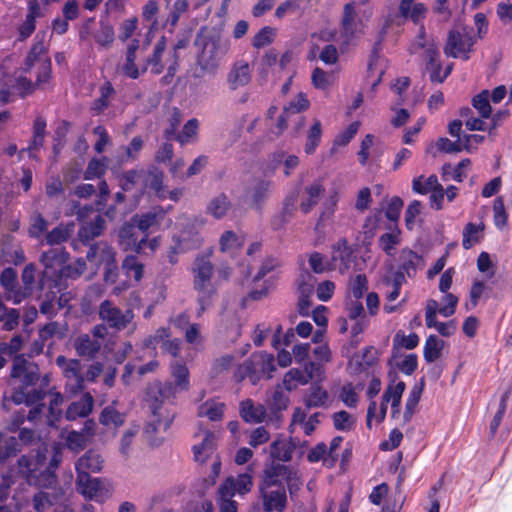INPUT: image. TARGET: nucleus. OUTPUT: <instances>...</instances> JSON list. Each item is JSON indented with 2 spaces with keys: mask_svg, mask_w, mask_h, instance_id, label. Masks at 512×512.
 Segmentation results:
<instances>
[{
  "mask_svg": "<svg viewBox=\"0 0 512 512\" xmlns=\"http://www.w3.org/2000/svg\"><path fill=\"white\" fill-rule=\"evenodd\" d=\"M325 192V187L321 179H317L308 184L300 196L299 208L302 213L308 214L319 203V200Z\"/></svg>",
  "mask_w": 512,
  "mask_h": 512,
  "instance_id": "nucleus-20",
  "label": "nucleus"
},
{
  "mask_svg": "<svg viewBox=\"0 0 512 512\" xmlns=\"http://www.w3.org/2000/svg\"><path fill=\"white\" fill-rule=\"evenodd\" d=\"M98 313L100 319L108 327L117 331L124 330L134 319V313L131 309L123 311L109 300H105L100 304Z\"/></svg>",
  "mask_w": 512,
  "mask_h": 512,
  "instance_id": "nucleus-9",
  "label": "nucleus"
},
{
  "mask_svg": "<svg viewBox=\"0 0 512 512\" xmlns=\"http://www.w3.org/2000/svg\"><path fill=\"white\" fill-rule=\"evenodd\" d=\"M188 43H189V39L187 37H182V38L178 39L177 42L175 43L173 50L170 51L171 52V64L168 66V74H166L163 77L164 80L171 79L172 77H174V75L177 71V68H178V61H179L178 51L186 48Z\"/></svg>",
  "mask_w": 512,
  "mask_h": 512,
  "instance_id": "nucleus-53",
  "label": "nucleus"
},
{
  "mask_svg": "<svg viewBox=\"0 0 512 512\" xmlns=\"http://www.w3.org/2000/svg\"><path fill=\"white\" fill-rule=\"evenodd\" d=\"M231 208V202L225 194L213 197L207 205V213L216 219L223 218Z\"/></svg>",
  "mask_w": 512,
  "mask_h": 512,
  "instance_id": "nucleus-38",
  "label": "nucleus"
},
{
  "mask_svg": "<svg viewBox=\"0 0 512 512\" xmlns=\"http://www.w3.org/2000/svg\"><path fill=\"white\" fill-rule=\"evenodd\" d=\"M406 385L403 381H393L391 382L382 396V402L379 407L375 401H371L367 410V421L366 424L368 428H371L372 420H376V422H382L387 413V405L391 406V415L393 418L398 417L400 413V405L402 395L405 391Z\"/></svg>",
  "mask_w": 512,
  "mask_h": 512,
  "instance_id": "nucleus-4",
  "label": "nucleus"
},
{
  "mask_svg": "<svg viewBox=\"0 0 512 512\" xmlns=\"http://www.w3.org/2000/svg\"><path fill=\"white\" fill-rule=\"evenodd\" d=\"M141 185L152 190L159 199L167 198V190L163 184L164 174L158 168L152 167L142 170Z\"/></svg>",
  "mask_w": 512,
  "mask_h": 512,
  "instance_id": "nucleus-23",
  "label": "nucleus"
},
{
  "mask_svg": "<svg viewBox=\"0 0 512 512\" xmlns=\"http://www.w3.org/2000/svg\"><path fill=\"white\" fill-rule=\"evenodd\" d=\"M138 29V18L136 16L123 20L119 25L118 38L125 42L130 39Z\"/></svg>",
  "mask_w": 512,
  "mask_h": 512,
  "instance_id": "nucleus-63",
  "label": "nucleus"
},
{
  "mask_svg": "<svg viewBox=\"0 0 512 512\" xmlns=\"http://www.w3.org/2000/svg\"><path fill=\"white\" fill-rule=\"evenodd\" d=\"M171 373L175 380L176 391H185L189 389V371L185 365L179 363L173 364Z\"/></svg>",
  "mask_w": 512,
  "mask_h": 512,
  "instance_id": "nucleus-46",
  "label": "nucleus"
},
{
  "mask_svg": "<svg viewBox=\"0 0 512 512\" xmlns=\"http://www.w3.org/2000/svg\"><path fill=\"white\" fill-rule=\"evenodd\" d=\"M401 261L399 271L403 272L404 275L406 273L408 277H412L421 262V258L411 250H404L401 254Z\"/></svg>",
  "mask_w": 512,
  "mask_h": 512,
  "instance_id": "nucleus-44",
  "label": "nucleus"
},
{
  "mask_svg": "<svg viewBox=\"0 0 512 512\" xmlns=\"http://www.w3.org/2000/svg\"><path fill=\"white\" fill-rule=\"evenodd\" d=\"M251 81V69L244 60L235 61L227 74L226 82L230 90L235 91Z\"/></svg>",
  "mask_w": 512,
  "mask_h": 512,
  "instance_id": "nucleus-19",
  "label": "nucleus"
},
{
  "mask_svg": "<svg viewBox=\"0 0 512 512\" xmlns=\"http://www.w3.org/2000/svg\"><path fill=\"white\" fill-rule=\"evenodd\" d=\"M476 40L472 35V28L468 26H456L447 37L444 53L448 57L469 59V53Z\"/></svg>",
  "mask_w": 512,
  "mask_h": 512,
  "instance_id": "nucleus-6",
  "label": "nucleus"
},
{
  "mask_svg": "<svg viewBox=\"0 0 512 512\" xmlns=\"http://www.w3.org/2000/svg\"><path fill=\"white\" fill-rule=\"evenodd\" d=\"M99 420L105 426L119 427L124 423L125 415L117 411L114 406H108L103 409Z\"/></svg>",
  "mask_w": 512,
  "mask_h": 512,
  "instance_id": "nucleus-49",
  "label": "nucleus"
},
{
  "mask_svg": "<svg viewBox=\"0 0 512 512\" xmlns=\"http://www.w3.org/2000/svg\"><path fill=\"white\" fill-rule=\"evenodd\" d=\"M152 419L147 425L146 433L157 432L160 430L166 431L172 424L175 411L165 405L158 398L150 404Z\"/></svg>",
  "mask_w": 512,
  "mask_h": 512,
  "instance_id": "nucleus-15",
  "label": "nucleus"
},
{
  "mask_svg": "<svg viewBox=\"0 0 512 512\" xmlns=\"http://www.w3.org/2000/svg\"><path fill=\"white\" fill-rule=\"evenodd\" d=\"M253 468L247 467L243 473L235 476H229L220 486H228V491L235 495H245L249 493L253 487Z\"/></svg>",
  "mask_w": 512,
  "mask_h": 512,
  "instance_id": "nucleus-21",
  "label": "nucleus"
},
{
  "mask_svg": "<svg viewBox=\"0 0 512 512\" xmlns=\"http://www.w3.org/2000/svg\"><path fill=\"white\" fill-rule=\"evenodd\" d=\"M308 262L310 268L317 274L332 271L330 260H326L325 257L318 252H313L310 254Z\"/></svg>",
  "mask_w": 512,
  "mask_h": 512,
  "instance_id": "nucleus-64",
  "label": "nucleus"
},
{
  "mask_svg": "<svg viewBox=\"0 0 512 512\" xmlns=\"http://www.w3.org/2000/svg\"><path fill=\"white\" fill-rule=\"evenodd\" d=\"M333 424L335 429L339 431H350L355 427L356 419L353 415L342 410L334 413Z\"/></svg>",
  "mask_w": 512,
  "mask_h": 512,
  "instance_id": "nucleus-55",
  "label": "nucleus"
},
{
  "mask_svg": "<svg viewBox=\"0 0 512 512\" xmlns=\"http://www.w3.org/2000/svg\"><path fill=\"white\" fill-rule=\"evenodd\" d=\"M107 170V158L102 159L93 158L89 161L84 172L85 180H94L102 177Z\"/></svg>",
  "mask_w": 512,
  "mask_h": 512,
  "instance_id": "nucleus-48",
  "label": "nucleus"
},
{
  "mask_svg": "<svg viewBox=\"0 0 512 512\" xmlns=\"http://www.w3.org/2000/svg\"><path fill=\"white\" fill-rule=\"evenodd\" d=\"M334 75L327 73L320 68H315L311 75L312 84L316 89L325 90L334 82Z\"/></svg>",
  "mask_w": 512,
  "mask_h": 512,
  "instance_id": "nucleus-57",
  "label": "nucleus"
},
{
  "mask_svg": "<svg viewBox=\"0 0 512 512\" xmlns=\"http://www.w3.org/2000/svg\"><path fill=\"white\" fill-rule=\"evenodd\" d=\"M87 259L94 265H104L106 274L111 273L115 268V252L111 246L104 242L92 245L87 252Z\"/></svg>",
  "mask_w": 512,
  "mask_h": 512,
  "instance_id": "nucleus-16",
  "label": "nucleus"
},
{
  "mask_svg": "<svg viewBox=\"0 0 512 512\" xmlns=\"http://www.w3.org/2000/svg\"><path fill=\"white\" fill-rule=\"evenodd\" d=\"M225 409V403L217 399H209L198 406L197 415L211 421H219L222 419Z\"/></svg>",
  "mask_w": 512,
  "mask_h": 512,
  "instance_id": "nucleus-33",
  "label": "nucleus"
},
{
  "mask_svg": "<svg viewBox=\"0 0 512 512\" xmlns=\"http://www.w3.org/2000/svg\"><path fill=\"white\" fill-rule=\"evenodd\" d=\"M272 182L264 179H256L247 190V199L250 205L259 210L266 201L271 191Z\"/></svg>",
  "mask_w": 512,
  "mask_h": 512,
  "instance_id": "nucleus-25",
  "label": "nucleus"
},
{
  "mask_svg": "<svg viewBox=\"0 0 512 512\" xmlns=\"http://www.w3.org/2000/svg\"><path fill=\"white\" fill-rule=\"evenodd\" d=\"M95 41L103 46L109 47L115 38L114 29L112 25L107 22H101L98 31L95 33Z\"/></svg>",
  "mask_w": 512,
  "mask_h": 512,
  "instance_id": "nucleus-56",
  "label": "nucleus"
},
{
  "mask_svg": "<svg viewBox=\"0 0 512 512\" xmlns=\"http://www.w3.org/2000/svg\"><path fill=\"white\" fill-rule=\"evenodd\" d=\"M444 341L435 335H430L424 345V358L427 362L432 363L440 358Z\"/></svg>",
  "mask_w": 512,
  "mask_h": 512,
  "instance_id": "nucleus-41",
  "label": "nucleus"
},
{
  "mask_svg": "<svg viewBox=\"0 0 512 512\" xmlns=\"http://www.w3.org/2000/svg\"><path fill=\"white\" fill-rule=\"evenodd\" d=\"M240 416L245 422L260 423L266 416V409L263 405L246 399L240 403Z\"/></svg>",
  "mask_w": 512,
  "mask_h": 512,
  "instance_id": "nucleus-31",
  "label": "nucleus"
},
{
  "mask_svg": "<svg viewBox=\"0 0 512 512\" xmlns=\"http://www.w3.org/2000/svg\"><path fill=\"white\" fill-rule=\"evenodd\" d=\"M385 60L380 57L372 59L368 66V78L371 79L372 87L375 88L381 81L384 74Z\"/></svg>",
  "mask_w": 512,
  "mask_h": 512,
  "instance_id": "nucleus-58",
  "label": "nucleus"
},
{
  "mask_svg": "<svg viewBox=\"0 0 512 512\" xmlns=\"http://www.w3.org/2000/svg\"><path fill=\"white\" fill-rule=\"evenodd\" d=\"M165 219V211L160 208H154L141 215H134L132 221L136 224L138 230L146 233L150 229H158Z\"/></svg>",
  "mask_w": 512,
  "mask_h": 512,
  "instance_id": "nucleus-26",
  "label": "nucleus"
},
{
  "mask_svg": "<svg viewBox=\"0 0 512 512\" xmlns=\"http://www.w3.org/2000/svg\"><path fill=\"white\" fill-rule=\"evenodd\" d=\"M140 431V426L137 424L130 425L123 433L120 440V452L127 456L130 453V447Z\"/></svg>",
  "mask_w": 512,
  "mask_h": 512,
  "instance_id": "nucleus-61",
  "label": "nucleus"
},
{
  "mask_svg": "<svg viewBox=\"0 0 512 512\" xmlns=\"http://www.w3.org/2000/svg\"><path fill=\"white\" fill-rule=\"evenodd\" d=\"M405 281L403 272H393L382 278L380 281V289L385 293L386 299L392 302L399 296L401 286Z\"/></svg>",
  "mask_w": 512,
  "mask_h": 512,
  "instance_id": "nucleus-27",
  "label": "nucleus"
},
{
  "mask_svg": "<svg viewBox=\"0 0 512 512\" xmlns=\"http://www.w3.org/2000/svg\"><path fill=\"white\" fill-rule=\"evenodd\" d=\"M49 222L38 212L33 213L30 216L29 222V236L32 238H39L45 232H47Z\"/></svg>",
  "mask_w": 512,
  "mask_h": 512,
  "instance_id": "nucleus-51",
  "label": "nucleus"
},
{
  "mask_svg": "<svg viewBox=\"0 0 512 512\" xmlns=\"http://www.w3.org/2000/svg\"><path fill=\"white\" fill-rule=\"evenodd\" d=\"M105 228V219L97 215L92 222L85 223L79 230V237L82 241H90L99 236Z\"/></svg>",
  "mask_w": 512,
  "mask_h": 512,
  "instance_id": "nucleus-39",
  "label": "nucleus"
},
{
  "mask_svg": "<svg viewBox=\"0 0 512 512\" xmlns=\"http://www.w3.org/2000/svg\"><path fill=\"white\" fill-rule=\"evenodd\" d=\"M457 304L458 297L452 293H446L438 303V313L443 317H450L455 313Z\"/></svg>",
  "mask_w": 512,
  "mask_h": 512,
  "instance_id": "nucleus-60",
  "label": "nucleus"
},
{
  "mask_svg": "<svg viewBox=\"0 0 512 512\" xmlns=\"http://www.w3.org/2000/svg\"><path fill=\"white\" fill-rule=\"evenodd\" d=\"M260 495L265 512L278 511L285 509L287 503L286 490L284 487L260 486Z\"/></svg>",
  "mask_w": 512,
  "mask_h": 512,
  "instance_id": "nucleus-17",
  "label": "nucleus"
},
{
  "mask_svg": "<svg viewBox=\"0 0 512 512\" xmlns=\"http://www.w3.org/2000/svg\"><path fill=\"white\" fill-rule=\"evenodd\" d=\"M328 393L322 387L314 385L305 397V404L309 408L323 407L328 403Z\"/></svg>",
  "mask_w": 512,
  "mask_h": 512,
  "instance_id": "nucleus-45",
  "label": "nucleus"
},
{
  "mask_svg": "<svg viewBox=\"0 0 512 512\" xmlns=\"http://www.w3.org/2000/svg\"><path fill=\"white\" fill-rule=\"evenodd\" d=\"M108 327L105 324L95 325L90 333L77 335L72 342L78 356L93 359L99 353L106 337Z\"/></svg>",
  "mask_w": 512,
  "mask_h": 512,
  "instance_id": "nucleus-5",
  "label": "nucleus"
},
{
  "mask_svg": "<svg viewBox=\"0 0 512 512\" xmlns=\"http://www.w3.org/2000/svg\"><path fill=\"white\" fill-rule=\"evenodd\" d=\"M56 364L67 379V388L72 393L81 391L83 389L84 378L81 375L80 361L76 359H67L65 356L60 355L56 358Z\"/></svg>",
  "mask_w": 512,
  "mask_h": 512,
  "instance_id": "nucleus-14",
  "label": "nucleus"
},
{
  "mask_svg": "<svg viewBox=\"0 0 512 512\" xmlns=\"http://www.w3.org/2000/svg\"><path fill=\"white\" fill-rule=\"evenodd\" d=\"M166 38L162 36L154 45L151 55L146 58L142 72L150 69V72L159 75L171 64V52L166 51Z\"/></svg>",
  "mask_w": 512,
  "mask_h": 512,
  "instance_id": "nucleus-13",
  "label": "nucleus"
},
{
  "mask_svg": "<svg viewBox=\"0 0 512 512\" xmlns=\"http://www.w3.org/2000/svg\"><path fill=\"white\" fill-rule=\"evenodd\" d=\"M325 371L318 364L305 362L302 368H291L283 377V387L287 391H293L300 386L307 385L310 381H320L324 378Z\"/></svg>",
  "mask_w": 512,
  "mask_h": 512,
  "instance_id": "nucleus-7",
  "label": "nucleus"
},
{
  "mask_svg": "<svg viewBox=\"0 0 512 512\" xmlns=\"http://www.w3.org/2000/svg\"><path fill=\"white\" fill-rule=\"evenodd\" d=\"M426 71L429 73V78L432 82L442 83L451 73L453 64H449L445 71L442 72V65L439 61V51L437 48L430 46L427 50Z\"/></svg>",
  "mask_w": 512,
  "mask_h": 512,
  "instance_id": "nucleus-22",
  "label": "nucleus"
},
{
  "mask_svg": "<svg viewBox=\"0 0 512 512\" xmlns=\"http://www.w3.org/2000/svg\"><path fill=\"white\" fill-rule=\"evenodd\" d=\"M70 232L67 226L59 225L46 234L45 241L49 245L61 244L69 238Z\"/></svg>",
  "mask_w": 512,
  "mask_h": 512,
  "instance_id": "nucleus-62",
  "label": "nucleus"
},
{
  "mask_svg": "<svg viewBox=\"0 0 512 512\" xmlns=\"http://www.w3.org/2000/svg\"><path fill=\"white\" fill-rule=\"evenodd\" d=\"M399 13L402 17L411 19L415 24H419L425 18L427 8L424 4L416 3L414 0H401Z\"/></svg>",
  "mask_w": 512,
  "mask_h": 512,
  "instance_id": "nucleus-32",
  "label": "nucleus"
},
{
  "mask_svg": "<svg viewBox=\"0 0 512 512\" xmlns=\"http://www.w3.org/2000/svg\"><path fill=\"white\" fill-rule=\"evenodd\" d=\"M322 123L318 119H314L306 134V142L304 151L306 154H313L321 142Z\"/></svg>",
  "mask_w": 512,
  "mask_h": 512,
  "instance_id": "nucleus-37",
  "label": "nucleus"
},
{
  "mask_svg": "<svg viewBox=\"0 0 512 512\" xmlns=\"http://www.w3.org/2000/svg\"><path fill=\"white\" fill-rule=\"evenodd\" d=\"M310 102L304 93H299L287 105L284 106L285 115L298 114L309 108Z\"/></svg>",
  "mask_w": 512,
  "mask_h": 512,
  "instance_id": "nucleus-59",
  "label": "nucleus"
},
{
  "mask_svg": "<svg viewBox=\"0 0 512 512\" xmlns=\"http://www.w3.org/2000/svg\"><path fill=\"white\" fill-rule=\"evenodd\" d=\"M220 249L224 253L234 255L243 244V239L233 231H226L219 240Z\"/></svg>",
  "mask_w": 512,
  "mask_h": 512,
  "instance_id": "nucleus-43",
  "label": "nucleus"
},
{
  "mask_svg": "<svg viewBox=\"0 0 512 512\" xmlns=\"http://www.w3.org/2000/svg\"><path fill=\"white\" fill-rule=\"evenodd\" d=\"M11 379L14 390L11 400L16 404L32 406L28 419L36 421L41 415H45L48 425L57 427V422L62 417L63 396L59 392L45 394L33 387L39 379L38 366L17 356L13 361Z\"/></svg>",
  "mask_w": 512,
  "mask_h": 512,
  "instance_id": "nucleus-1",
  "label": "nucleus"
},
{
  "mask_svg": "<svg viewBox=\"0 0 512 512\" xmlns=\"http://www.w3.org/2000/svg\"><path fill=\"white\" fill-rule=\"evenodd\" d=\"M66 260V253L60 248L50 249L44 252L40 257V261L44 265L46 273H49V270L53 273L62 271Z\"/></svg>",
  "mask_w": 512,
  "mask_h": 512,
  "instance_id": "nucleus-30",
  "label": "nucleus"
},
{
  "mask_svg": "<svg viewBox=\"0 0 512 512\" xmlns=\"http://www.w3.org/2000/svg\"><path fill=\"white\" fill-rule=\"evenodd\" d=\"M194 460L204 464L216 454V436L210 430H199L194 434L192 446Z\"/></svg>",
  "mask_w": 512,
  "mask_h": 512,
  "instance_id": "nucleus-12",
  "label": "nucleus"
},
{
  "mask_svg": "<svg viewBox=\"0 0 512 512\" xmlns=\"http://www.w3.org/2000/svg\"><path fill=\"white\" fill-rule=\"evenodd\" d=\"M484 230V224L481 222L479 224L468 223L464 227L463 230V240L462 245L465 249H470L475 244L480 242L482 238V232Z\"/></svg>",
  "mask_w": 512,
  "mask_h": 512,
  "instance_id": "nucleus-40",
  "label": "nucleus"
},
{
  "mask_svg": "<svg viewBox=\"0 0 512 512\" xmlns=\"http://www.w3.org/2000/svg\"><path fill=\"white\" fill-rule=\"evenodd\" d=\"M103 464V457L97 451L89 450L77 460L75 468L77 475L81 473L89 474L90 472L97 473L101 471Z\"/></svg>",
  "mask_w": 512,
  "mask_h": 512,
  "instance_id": "nucleus-29",
  "label": "nucleus"
},
{
  "mask_svg": "<svg viewBox=\"0 0 512 512\" xmlns=\"http://www.w3.org/2000/svg\"><path fill=\"white\" fill-rule=\"evenodd\" d=\"M289 466L283 464H272L264 470L260 486L283 487L285 477H289Z\"/></svg>",
  "mask_w": 512,
  "mask_h": 512,
  "instance_id": "nucleus-28",
  "label": "nucleus"
},
{
  "mask_svg": "<svg viewBox=\"0 0 512 512\" xmlns=\"http://www.w3.org/2000/svg\"><path fill=\"white\" fill-rule=\"evenodd\" d=\"M137 55L125 53L124 62L118 66V72L130 78L137 79L143 73L136 64Z\"/></svg>",
  "mask_w": 512,
  "mask_h": 512,
  "instance_id": "nucleus-50",
  "label": "nucleus"
},
{
  "mask_svg": "<svg viewBox=\"0 0 512 512\" xmlns=\"http://www.w3.org/2000/svg\"><path fill=\"white\" fill-rule=\"evenodd\" d=\"M194 288L203 293L210 294L213 292L211 287V277L213 273V265L209 260V255H198L192 266Z\"/></svg>",
  "mask_w": 512,
  "mask_h": 512,
  "instance_id": "nucleus-11",
  "label": "nucleus"
},
{
  "mask_svg": "<svg viewBox=\"0 0 512 512\" xmlns=\"http://www.w3.org/2000/svg\"><path fill=\"white\" fill-rule=\"evenodd\" d=\"M489 91L483 90L472 99L473 107L478 111L480 116L484 119H489L491 116L492 108L489 103Z\"/></svg>",
  "mask_w": 512,
  "mask_h": 512,
  "instance_id": "nucleus-52",
  "label": "nucleus"
},
{
  "mask_svg": "<svg viewBox=\"0 0 512 512\" xmlns=\"http://www.w3.org/2000/svg\"><path fill=\"white\" fill-rule=\"evenodd\" d=\"M137 229L138 228L132 221V218L121 227L118 238L119 245L124 250H135L136 252H141L145 248L147 236L138 239Z\"/></svg>",
  "mask_w": 512,
  "mask_h": 512,
  "instance_id": "nucleus-18",
  "label": "nucleus"
},
{
  "mask_svg": "<svg viewBox=\"0 0 512 512\" xmlns=\"http://www.w3.org/2000/svg\"><path fill=\"white\" fill-rule=\"evenodd\" d=\"M179 251L197 249L202 245L203 239L196 228V221L189 223L179 235L175 236Z\"/></svg>",
  "mask_w": 512,
  "mask_h": 512,
  "instance_id": "nucleus-24",
  "label": "nucleus"
},
{
  "mask_svg": "<svg viewBox=\"0 0 512 512\" xmlns=\"http://www.w3.org/2000/svg\"><path fill=\"white\" fill-rule=\"evenodd\" d=\"M330 262L332 271H338L341 274L347 273L354 267L356 256L346 239L341 238L332 245Z\"/></svg>",
  "mask_w": 512,
  "mask_h": 512,
  "instance_id": "nucleus-10",
  "label": "nucleus"
},
{
  "mask_svg": "<svg viewBox=\"0 0 512 512\" xmlns=\"http://www.w3.org/2000/svg\"><path fill=\"white\" fill-rule=\"evenodd\" d=\"M230 41L221 36H213L207 39L198 56V62L203 69H215L220 61L230 50Z\"/></svg>",
  "mask_w": 512,
  "mask_h": 512,
  "instance_id": "nucleus-8",
  "label": "nucleus"
},
{
  "mask_svg": "<svg viewBox=\"0 0 512 512\" xmlns=\"http://www.w3.org/2000/svg\"><path fill=\"white\" fill-rule=\"evenodd\" d=\"M276 370L274 356L265 351L253 353L249 359L236 369L234 377L238 381L248 378L255 385L261 379H270Z\"/></svg>",
  "mask_w": 512,
  "mask_h": 512,
  "instance_id": "nucleus-2",
  "label": "nucleus"
},
{
  "mask_svg": "<svg viewBox=\"0 0 512 512\" xmlns=\"http://www.w3.org/2000/svg\"><path fill=\"white\" fill-rule=\"evenodd\" d=\"M123 269L129 278H133L136 282L143 277V265L135 256H127L123 261Z\"/></svg>",
  "mask_w": 512,
  "mask_h": 512,
  "instance_id": "nucleus-54",
  "label": "nucleus"
},
{
  "mask_svg": "<svg viewBox=\"0 0 512 512\" xmlns=\"http://www.w3.org/2000/svg\"><path fill=\"white\" fill-rule=\"evenodd\" d=\"M296 445L294 439H277L271 445L270 455L279 461L288 462L292 459V453Z\"/></svg>",
  "mask_w": 512,
  "mask_h": 512,
  "instance_id": "nucleus-34",
  "label": "nucleus"
},
{
  "mask_svg": "<svg viewBox=\"0 0 512 512\" xmlns=\"http://www.w3.org/2000/svg\"><path fill=\"white\" fill-rule=\"evenodd\" d=\"M371 16L372 10L358 7L356 1L346 3L341 18V37L344 43L349 44L352 40L363 35Z\"/></svg>",
  "mask_w": 512,
  "mask_h": 512,
  "instance_id": "nucleus-3",
  "label": "nucleus"
},
{
  "mask_svg": "<svg viewBox=\"0 0 512 512\" xmlns=\"http://www.w3.org/2000/svg\"><path fill=\"white\" fill-rule=\"evenodd\" d=\"M93 408V397L90 394H85L80 400L75 401L69 405L66 411V418L68 420H75L79 417H86Z\"/></svg>",
  "mask_w": 512,
  "mask_h": 512,
  "instance_id": "nucleus-35",
  "label": "nucleus"
},
{
  "mask_svg": "<svg viewBox=\"0 0 512 512\" xmlns=\"http://www.w3.org/2000/svg\"><path fill=\"white\" fill-rule=\"evenodd\" d=\"M228 486H219L216 502L220 512H237L238 504L233 500L234 495L228 491Z\"/></svg>",
  "mask_w": 512,
  "mask_h": 512,
  "instance_id": "nucleus-42",
  "label": "nucleus"
},
{
  "mask_svg": "<svg viewBox=\"0 0 512 512\" xmlns=\"http://www.w3.org/2000/svg\"><path fill=\"white\" fill-rule=\"evenodd\" d=\"M100 481L97 478H91L89 474L77 475V490L85 498L94 499L100 492Z\"/></svg>",
  "mask_w": 512,
  "mask_h": 512,
  "instance_id": "nucleus-36",
  "label": "nucleus"
},
{
  "mask_svg": "<svg viewBox=\"0 0 512 512\" xmlns=\"http://www.w3.org/2000/svg\"><path fill=\"white\" fill-rule=\"evenodd\" d=\"M440 184L438 183V179L435 175H431L428 178H424L423 176H419L414 178L412 181V189L415 193L418 194H427L437 189Z\"/></svg>",
  "mask_w": 512,
  "mask_h": 512,
  "instance_id": "nucleus-47",
  "label": "nucleus"
}]
</instances>
